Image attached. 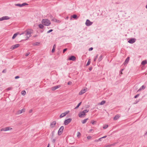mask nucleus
Returning a JSON list of instances; mask_svg holds the SVG:
<instances>
[{"mask_svg": "<svg viewBox=\"0 0 147 147\" xmlns=\"http://www.w3.org/2000/svg\"><path fill=\"white\" fill-rule=\"evenodd\" d=\"M93 49V48L92 47H90V48L88 50L90 51H92Z\"/></svg>", "mask_w": 147, "mask_h": 147, "instance_id": "48", "label": "nucleus"}, {"mask_svg": "<svg viewBox=\"0 0 147 147\" xmlns=\"http://www.w3.org/2000/svg\"><path fill=\"white\" fill-rule=\"evenodd\" d=\"M102 139V138H99L98 140V141H101V139Z\"/></svg>", "mask_w": 147, "mask_h": 147, "instance_id": "56", "label": "nucleus"}, {"mask_svg": "<svg viewBox=\"0 0 147 147\" xmlns=\"http://www.w3.org/2000/svg\"><path fill=\"white\" fill-rule=\"evenodd\" d=\"M10 18L7 16H3L0 18V21H2L5 20H7L9 19Z\"/></svg>", "mask_w": 147, "mask_h": 147, "instance_id": "10", "label": "nucleus"}, {"mask_svg": "<svg viewBox=\"0 0 147 147\" xmlns=\"http://www.w3.org/2000/svg\"><path fill=\"white\" fill-rule=\"evenodd\" d=\"M22 6H25L26 5H28V4L26 3H22Z\"/></svg>", "mask_w": 147, "mask_h": 147, "instance_id": "38", "label": "nucleus"}, {"mask_svg": "<svg viewBox=\"0 0 147 147\" xmlns=\"http://www.w3.org/2000/svg\"><path fill=\"white\" fill-rule=\"evenodd\" d=\"M61 86L60 85H59L57 86H53L51 88V90L52 91H54L56 89L60 87Z\"/></svg>", "mask_w": 147, "mask_h": 147, "instance_id": "7", "label": "nucleus"}, {"mask_svg": "<svg viewBox=\"0 0 147 147\" xmlns=\"http://www.w3.org/2000/svg\"><path fill=\"white\" fill-rule=\"evenodd\" d=\"M87 138L89 140L91 138V137L90 136H88L87 137Z\"/></svg>", "mask_w": 147, "mask_h": 147, "instance_id": "46", "label": "nucleus"}, {"mask_svg": "<svg viewBox=\"0 0 147 147\" xmlns=\"http://www.w3.org/2000/svg\"><path fill=\"white\" fill-rule=\"evenodd\" d=\"M86 91V89H83L80 91L79 92V95H81Z\"/></svg>", "mask_w": 147, "mask_h": 147, "instance_id": "15", "label": "nucleus"}, {"mask_svg": "<svg viewBox=\"0 0 147 147\" xmlns=\"http://www.w3.org/2000/svg\"><path fill=\"white\" fill-rule=\"evenodd\" d=\"M55 140H56L55 139H53L52 140V142H53V143H55Z\"/></svg>", "mask_w": 147, "mask_h": 147, "instance_id": "52", "label": "nucleus"}, {"mask_svg": "<svg viewBox=\"0 0 147 147\" xmlns=\"http://www.w3.org/2000/svg\"><path fill=\"white\" fill-rule=\"evenodd\" d=\"M30 54V53L29 52H28L27 53H26L25 56H28V55H29Z\"/></svg>", "mask_w": 147, "mask_h": 147, "instance_id": "43", "label": "nucleus"}, {"mask_svg": "<svg viewBox=\"0 0 147 147\" xmlns=\"http://www.w3.org/2000/svg\"><path fill=\"white\" fill-rule=\"evenodd\" d=\"M92 130H92V129H90V130H89V131H90V132H91V131H92Z\"/></svg>", "mask_w": 147, "mask_h": 147, "instance_id": "59", "label": "nucleus"}, {"mask_svg": "<svg viewBox=\"0 0 147 147\" xmlns=\"http://www.w3.org/2000/svg\"><path fill=\"white\" fill-rule=\"evenodd\" d=\"M1 131H5V128H1L0 130Z\"/></svg>", "mask_w": 147, "mask_h": 147, "instance_id": "45", "label": "nucleus"}, {"mask_svg": "<svg viewBox=\"0 0 147 147\" xmlns=\"http://www.w3.org/2000/svg\"><path fill=\"white\" fill-rule=\"evenodd\" d=\"M145 135H147V132L145 133Z\"/></svg>", "mask_w": 147, "mask_h": 147, "instance_id": "62", "label": "nucleus"}, {"mask_svg": "<svg viewBox=\"0 0 147 147\" xmlns=\"http://www.w3.org/2000/svg\"><path fill=\"white\" fill-rule=\"evenodd\" d=\"M71 17L74 18V19L77 20L78 19V17L77 15L76 14H74L71 16Z\"/></svg>", "mask_w": 147, "mask_h": 147, "instance_id": "18", "label": "nucleus"}, {"mask_svg": "<svg viewBox=\"0 0 147 147\" xmlns=\"http://www.w3.org/2000/svg\"><path fill=\"white\" fill-rule=\"evenodd\" d=\"M12 89V87H8L6 89V90L7 91H8L9 90H11Z\"/></svg>", "mask_w": 147, "mask_h": 147, "instance_id": "32", "label": "nucleus"}, {"mask_svg": "<svg viewBox=\"0 0 147 147\" xmlns=\"http://www.w3.org/2000/svg\"><path fill=\"white\" fill-rule=\"evenodd\" d=\"M72 84V82L71 81H69L68 82L67 84L68 85H71Z\"/></svg>", "mask_w": 147, "mask_h": 147, "instance_id": "47", "label": "nucleus"}, {"mask_svg": "<svg viewBox=\"0 0 147 147\" xmlns=\"http://www.w3.org/2000/svg\"><path fill=\"white\" fill-rule=\"evenodd\" d=\"M37 36V35H35V36H34V37H36Z\"/></svg>", "mask_w": 147, "mask_h": 147, "instance_id": "63", "label": "nucleus"}, {"mask_svg": "<svg viewBox=\"0 0 147 147\" xmlns=\"http://www.w3.org/2000/svg\"><path fill=\"white\" fill-rule=\"evenodd\" d=\"M92 69V67H90L89 68V69L90 71H91Z\"/></svg>", "mask_w": 147, "mask_h": 147, "instance_id": "51", "label": "nucleus"}, {"mask_svg": "<svg viewBox=\"0 0 147 147\" xmlns=\"http://www.w3.org/2000/svg\"><path fill=\"white\" fill-rule=\"evenodd\" d=\"M138 102V101H136V102H134V104H136Z\"/></svg>", "mask_w": 147, "mask_h": 147, "instance_id": "58", "label": "nucleus"}, {"mask_svg": "<svg viewBox=\"0 0 147 147\" xmlns=\"http://www.w3.org/2000/svg\"><path fill=\"white\" fill-rule=\"evenodd\" d=\"M76 58L75 56L73 55H72L69 57L68 58V59L69 60L75 61L76 60Z\"/></svg>", "mask_w": 147, "mask_h": 147, "instance_id": "12", "label": "nucleus"}, {"mask_svg": "<svg viewBox=\"0 0 147 147\" xmlns=\"http://www.w3.org/2000/svg\"><path fill=\"white\" fill-rule=\"evenodd\" d=\"M105 102L106 101L105 100H102L100 102L99 104L101 105H104Z\"/></svg>", "mask_w": 147, "mask_h": 147, "instance_id": "31", "label": "nucleus"}, {"mask_svg": "<svg viewBox=\"0 0 147 147\" xmlns=\"http://www.w3.org/2000/svg\"><path fill=\"white\" fill-rule=\"evenodd\" d=\"M41 22L43 25L47 26H49L51 24L50 21L47 19H43Z\"/></svg>", "mask_w": 147, "mask_h": 147, "instance_id": "1", "label": "nucleus"}, {"mask_svg": "<svg viewBox=\"0 0 147 147\" xmlns=\"http://www.w3.org/2000/svg\"><path fill=\"white\" fill-rule=\"evenodd\" d=\"M98 54H97L96 56H95V57L94 59V61H96L97 59V58H98Z\"/></svg>", "mask_w": 147, "mask_h": 147, "instance_id": "33", "label": "nucleus"}, {"mask_svg": "<svg viewBox=\"0 0 147 147\" xmlns=\"http://www.w3.org/2000/svg\"><path fill=\"white\" fill-rule=\"evenodd\" d=\"M145 88V87L144 86V85H142L141 86L140 89L137 91V92H139L141 91L143 89H144Z\"/></svg>", "mask_w": 147, "mask_h": 147, "instance_id": "19", "label": "nucleus"}, {"mask_svg": "<svg viewBox=\"0 0 147 147\" xmlns=\"http://www.w3.org/2000/svg\"><path fill=\"white\" fill-rule=\"evenodd\" d=\"M6 69H4L2 71V73H6Z\"/></svg>", "mask_w": 147, "mask_h": 147, "instance_id": "40", "label": "nucleus"}, {"mask_svg": "<svg viewBox=\"0 0 147 147\" xmlns=\"http://www.w3.org/2000/svg\"><path fill=\"white\" fill-rule=\"evenodd\" d=\"M69 112V111H66L64 113H62L59 116V117L60 118H61L62 117H63L65 116L67 114H68Z\"/></svg>", "mask_w": 147, "mask_h": 147, "instance_id": "8", "label": "nucleus"}, {"mask_svg": "<svg viewBox=\"0 0 147 147\" xmlns=\"http://www.w3.org/2000/svg\"><path fill=\"white\" fill-rule=\"evenodd\" d=\"M90 59H89L87 62V63L86 64V66H87L89 65L90 64Z\"/></svg>", "mask_w": 147, "mask_h": 147, "instance_id": "34", "label": "nucleus"}, {"mask_svg": "<svg viewBox=\"0 0 147 147\" xmlns=\"http://www.w3.org/2000/svg\"><path fill=\"white\" fill-rule=\"evenodd\" d=\"M147 63V61L146 60H144L142 61L141 63V64L142 65H144Z\"/></svg>", "mask_w": 147, "mask_h": 147, "instance_id": "25", "label": "nucleus"}, {"mask_svg": "<svg viewBox=\"0 0 147 147\" xmlns=\"http://www.w3.org/2000/svg\"><path fill=\"white\" fill-rule=\"evenodd\" d=\"M107 137V136H104L103 137H101V138H102V139L103 138H106Z\"/></svg>", "mask_w": 147, "mask_h": 147, "instance_id": "55", "label": "nucleus"}, {"mask_svg": "<svg viewBox=\"0 0 147 147\" xmlns=\"http://www.w3.org/2000/svg\"><path fill=\"white\" fill-rule=\"evenodd\" d=\"M55 132V131H53L52 132V136H53L54 133Z\"/></svg>", "mask_w": 147, "mask_h": 147, "instance_id": "54", "label": "nucleus"}, {"mask_svg": "<svg viewBox=\"0 0 147 147\" xmlns=\"http://www.w3.org/2000/svg\"><path fill=\"white\" fill-rule=\"evenodd\" d=\"M82 102H80V103H79L76 106V107L74 109H77L78 108L79 106L81 105V104Z\"/></svg>", "mask_w": 147, "mask_h": 147, "instance_id": "30", "label": "nucleus"}, {"mask_svg": "<svg viewBox=\"0 0 147 147\" xmlns=\"http://www.w3.org/2000/svg\"><path fill=\"white\" fill-rule=\"evenodd\" d=\"M108 127V125H105L103 127V129H107Z\"/></svg>", "mask_w": 147, "mask_h": 147, "instance_id": "35", "label": "nucleus"}, {"mask_svg": "<svg viewBox=\"0 0 147 147\" xmlns=\"http://www.w3.org/2000/svg\"><path fill=\"white\" fill-rule=\"evenodd\" d=\"M71 120L72 119L71 118H69L66 119L64 121V124L65 125H67L71 121Z\"/></svg>", "mask_w": 147, "mask_h": 147, "instance_id": "5", "label": "nucleus"}, {"mask_svg": "<svg viewBox=\"0 0 147 147\" xmlns=\"http://www.w3.org/2000/svg\"><path fill=\"white\" fill-rule=\"evenodd\" d=\"M67 48H65V49H64L63 51V53H64L66 51H67Z\"/></svg>", "mask_w": 147, "mask_h": 147, "instance_id": "41", "label": "nucleus"}, {"mask_svg": "<svg viewBox=\"0 0 147 147\" xmlns=\"http://www.w3.org/2000/svg\"><path fill=\"white\" fill-rule=\"evenodd\" d=\"M28 35H29L28 37H29V38H30V37L31 36V34H29Z\"/></svg>", "mask_w": 147, "mask_h": 147, "instance_id": "60", "label": "nucleus"}, {"mask_svg": "<svg viewBox=\"0 0 147 147\" xmlns=\"http://www.w3.org/2000/svg\"><path fill=\"white\" fill-rule=\"evenodd\" d=\"M81 135L80 133L79 132H78L77 136L78 137H79Z\"/></svg>", "mask_w": 147, "mask_h": 147, "instance_id": "37", "label": "nucleus"}, {"mask_svg": "<svg viewBox=\"0 0 147 147\" xmlns=\"http://www.w3.org/2000/svg\"><path fill=\"white\" fill-rule=\"evenodd\" d=\"M26 36V39L25 40H28V39L29 38V37H28V36L27 35Z\"/></svg>", "mask_w": 147, "mask_h": 147, "instance_id": "42", "label": "nucleus"}, {"mask_svg": "<svg viewBox=\"0 0 147 147\" xmlns=\"http://www.w3.org/2000/svg\"><path fill=\"white\" fill-rule=\"evenodd\" d=\"M64 127L63 126H61L59 128L58 131V134L59 136H60L61 135L63 132V130L64 129Z\"/></svg>", "mask_w": 147, "mask_h": 147, "instance_id": "4", "label": "nucleus"}, {"mask_svg": "<svg viewBox=\"0 0 147 147\" xmlns=\"http://www.w3.org/2000/svg\"><path fill=\"white\" fill-rule=\"evenodd\" d=\"M55 47H56V45L55 44L53 45V49L52 50L51 52L52 53H53L55 51Z\"/></svg>", "mask_w": 147, "mask_h": 147, "instance_id": "27", "label": "nucleus"}, {"mask_svg": "<svg viewBox=\"0 0 147 147\" xmlns=\"http://www.w3.org/2000/svg\"><path fill=\"white\" fill-rule=\"evenodd\" d=\"M89 110L85 109L83 111L80 112L78 114V116L80 117H82L84 115H86V113L89 111Z\"/></svg>", "mask_w": 147, "mask_h": 147, "instance_id": "2", "label": "nucleus"}, {"mask_svg": "<svg viewBox=\"0 0 147 147\" xmlns=\"http://www.w3.org/2000/svg\"><path fill=\"white\" fill-rule=\"evenodd\" d=\"M38 27L39 28L42 29L43 28L44 26L42 24H40L38 25Z\"/></svg>", "mask_w": 147, "mask_h": 147, "instance_id": "24", "label": "nucleus"}, {"mask_svg": "<svg viewBox=\"0 0 147 147\" xmlns=\"http://www.w3.org/2000/svg\"><path fill=\"white\" fill-rule=\"evenodd\" d=\"M53 31V30L52 29H51L50 30H49L47 32V33H49L51 32H52V31Z\"/></svg>", "mask_w": 147, "mask_h": 147, "instance_id": "44", "label": "nucleus"}, {"mask_svg": "<svg viewBox=\"0 0 147 147\" xmlns=\"http://www.w3.org/2000/svg\"><path fill=\"white\" fill-rule=\"evenodd\" d=\"M56 123V122L55 121H53L51 123L50 127L52 128L54 127L55 126Z\"/></svg>", "mask_w": 147, "mask_h": 147, "instance_id": "14", "label": "nucleus"}, {"mask_svg": "<svg viewBox=\"0 0 147 147\" xmlns=\"http://www.w3.org/2000/svg\"><path fill=\"white\" fill-rule=\"evenodd\" d=\"M139 95H140L139 94H138L134 96V98H137V97H138L139 96Z\"/></svg>", "mask_w": 147, "mask_h": 147, "instance_id": "39", "label": "nucleus"}, {"mask_svg": "<svg viewBox=\"0 0 147 147\" xmlns=\"http://www.w3.org/2000/svg\"><path fill=\"white\" fill-rule=\"evenodd\" d=\"M124 69H121L120 71V74H122V71H123Z\"/></svg>", "mask_w": 147, "mask_h": 147, "instance_id": "50", "label": "nucleus"}, {"mask_svg": "<svg viewBox=\"0 0 147 147\" xmlns=\"http://www.w3.org/2000/svg\"><path fill=\"white\" fill-rule=\"evenodd\" d=\"M15 5L16 6L20 7H23L22 4H20V3H18V4H15Z\"/></svg>", "mask_w": 147, "mask_h": 147, "instance_id": "29", "label": "nucleus"}, {"mask_svg": "<svg viewBox=\"0 0 147 147\" xmlns=\"http://www.w3.org/2000/svg\"><path fill=\"white\" fill-rule=\"evenodd\" d=\"M129 57H128L125 59V61L123 63V64H125V63H127L129 61Z\"/></svg>", "mask_w": 147, "mask_h": 147, "instance_id": "16", "label": "nucleus"}, {"mask_svg": "<svg viewBox=\"0 0 147 147\" xmlns=\"http://www.w3.org/2000/svg\"><path fill=\"white\" fill-rule=\"evenodd\" d=\"M49 144L48 145V146H47V147H49Z\"/></svg>", "mask_w": 147, "mask_h": 147, "instance_id": "61", "label": "nucleus"}, {"mask_svg": "<svg viewBox=\"0 0 147 147\" xmlns=\"http://www.w3.org/2000/svg\"><path fill=\"white\" fill-rule=\"evenodd\" d=\"M20 46V44H16L15 45H13L11 47L10 49L13 50L19 47Z\"/></svg>", "mask_w": 147, "mask_h": 147, "instance_id": "9", "label": "nucleus"}, {"mask_svg": "<svg viewBox=\"0 0 147 147\" xmlns=\"http://www.w3.org/2000/svg\"><path fill=\"white\" fill-rule=\"evenodd\" d=\"M59 21V20H57L56 19H55V22H58Z\"/></svg>", "mask_w": 147, "mask_h": 147, "instance_id": "53", "label": "nucleus"}, {"mask_svg": "<svg viewBox=\"0 0 147 147\" xmlns=\"http://www.w3.org/2000/svg\"><path fill=\"white\" fill-rule=\"evenodd\" d=\"M25 109H22L18 111L16 113V114L17 115L20 114L22 113V112H25Z\"/></svg>", "mask_w": 147, "mask_h": 147, "instance_id": "13", "label": "nucleus"}, {"mask_svg": "<svg viewBox=\"0 0 147 147\" xmlns=\"http://www.w3.org/2000/svg\"><path fill=\"white\" fill-rule=\"evenodd\" d=\"M20 78V77L18 76H16L15 77V78L16 79H17L18 78Z\"/></svg>", "mask_w": 147, "mask_h": 147, "instance_id": "49", "label": "nucleus"}, {"mask_svg": "<svg viewBox=\"0 0 147 147\" xmlns=\"http://www.w3.org/2000/svg\"><path fill=\"white\" fill-rule=\"evenodd\" d=\"M12 129V128H11V127H5V131L11 130Z\"/></svg>", "mask_w": 147, "mask_h": 147, "instance_id": "21", "label": "nucleus"}, {"mask_svg": "<svg viewBox=\"0 0 147 147\" xmlns=\"http://www.w3.org/2000/svg\"><path fill=\"white\" fill-rule=\"evenodd\" d=\"M146 8L147 9V5H146Z\"/></svg>", "mask_w": 147, "mask_h": 147, "instance_id": "64", "label": "nucleus"}, {"mask_svg": "<svg viewBox=\"0 0 147 147\" xmlns=\"http://www.w3.org/2000/svg\"><path fill=\"white\" fill-rule=\"evenodd\" d=\"M18 32H17V33H15V34H14L12 37V39H14L17 36V35H18Z\"/></svg>", "mask_w": 147, "mask_h": 147, "instance_id": "22", "label": "nucleus"}, {"mask_svg": "<svg viewBox=\"0 0 147 147\" xmlns=\"http://www.w3.org/2000/svg\"><path fill=\"white\" fill-rule=\"evenodd\" d=\"M32 30L31 29H28L26 30L24 32L20 34V35L25 34L26 36L31 34L32 32Z\"/></svg>", "mask_w": 147, "mask_h": 147, "instance_id": "3", "label": "nucleus"}, {"mask_svg": "<svg viewBox=\"0 0 147 147\" xmlns=\"http://www.w3.org/2000/svg\"><path fill=\"white\" fill-rule=\"evenodd\" d=\"M136 41V39L134 38H131L130 39L128 42L130 44H133Z\"/></svg>", "mask_w": 147, "mask_h": 147, "instance_id": "11", "label": "nucleus"}, {"mask_svg": "<svg viewBox=\"0 0 147 147\" xmlns=\"http://www.w3.org/2000/svg\"><path fill=\"white\" fill-rule=\"evenodd\" d=\"M103 56L102 55H101L98 58V61L99 62H100L103 59Z\"/></svg>", "mask_w": 147, "mask_h": 147, "instance_id": "20", "label": "nucleus"}, {"mask_svg": "<svg viewBox=\"0 0 147 147\" xmlns=\"http://www.w3.org/2000/svg\"><path fill=\"white\" fill-rule=\"evenodd\" d=\"M32 110L31 109V110H29V113H31L32 112Z\"/></svg>", "mask_w": 147, "mask_h": 147, "instance_id": "57", "label": "nucleus"}, {"mask_svg": "<svg viewBox=\"0 0 147 147\" xmlns=\"http://www.w3.org/2000/svg\"><path fill=\"white\" fill-rule=\"evenodd\" d=\"M119 117L120 116L119 115H116L114 117L113 119L115 120H117Z\"/></svg>", "mask_w": 147, "mask_h": 147, "instance_id": "17", "label": "nucleus"}, {"mask_svg": "<svg viewBox=\"0 0 147 147\" xmlns=\"http://www.w3.org/2000/svg\"><path fill=\"white\" fill-rule=\"evenodd\" d=\"M40 44V43L39 42H36L33 44V45L34 46H38Z\"/></svg>", "mask_w": 147, "mask_h": 147, "instance_id": "23", "label": "nucleus"}, {"mask_svg": "<svg viewBox=\"0 0 147 147\" xmlns=\"http://www.w3.org/2000/svg\"><path fill=\"white\" fill-rule=\"evenodd\" d=\"M93 22H91L88 19H87L85 23L86 25L87 26H89L92 24Z\"/></svg>", "mask_w": 147, "mask_h": 147, "instance_id": "6", "label": "nucleus"}, {"mask_svg": "<svg viewBox=\"0 0 147 147\" xmlns=\"http://www.w3.org/2000/svg\"><path fill=\"white\" fill-rule=\"evenodd\" d=\"M96 122V121H91V123H92L93 125H94Z\"/></svg>", "mask_w": 147, "mask_h": 147, "instance_id": "36", "label": "nucleus"}, {"mask_svg": "<svg viewBox=\"0 0 147 147\" xmlns=\"http://www.w3.org/2000/svg\"><path fill=\"white\" fill-rule=\"evenodd\" d=\"M21 94L23 95H25L26 94V92L25 90H23L21 91Z\"/></svg>", "mask_w": 147, "mask_h": 147, "instance_id": "28", "label": "nucleus"}, {"mask_svg": "<svg viewBox=\"0 0 147 147\" xmlns=\"http://www.w3.org/2000/svg\"><path fill=\"white\" fill-rule=\"evenodd\" d=\"M88 119V118L85 119L83 120L82 121V122L83 124L85 123L87 121V120Z\"/></svg>", "mask_w": 147, "mask_h": 147, "instance_id": "26", "label": "nucleus"}]
</instances>
